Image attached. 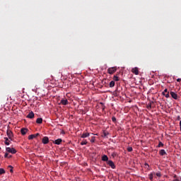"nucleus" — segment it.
Masks as SVG:
<instances>
[{
	"label": "nucleus",
	"instance_id": "3",
	"mask_svg": "<svg viewBox=\"0 0 181 181\" xmlns=\"http://www.w3.org/2000/svg\"><path fill=\"white\" fill-rule=\"evenodd\" d=\"M159 154L160 155V156H163L164 158H166V156H168V153L164 149L160 150Z\"/></svg>",
	"mask_w": 181,
	"mask_h": 181
},
{
	"label": "nucleus",
	"instance_id": "14",
	"mask_svg": "<svg viewBox=\"0 0 181 181\" xmlns=\"http://www.w3.org/2000/svg\"><path fill=\"white\" fill-rule=\"evenodd\" d=\"M62 141L63 140H62V139H58L54 141V144H55V145H60Z\"/></svg>",
	"mask_w": 181,
	"mask_h": 181
},
{
	"label": "nucleus",
	"instance_id": "12",
	"mask_svg": "<svg viewBox=\"0 0 181 181\" xmlns=\"http://www.w3.org/2000/svg\"><path fill=\"white\" fill-rule=\"evenodd\" d=\"M39 133H37L35 134H31L30 136H28V139H33L34 138H36L37 136H39Z\"/></svg>",
	"mask_w": 181,
	"mask_h": 181
},
{
	"label": "nucleus",
	"instance_id": "18",
	"mask_svg": "<svg viewBox=\"0 0 181 181\" xmlns=\"http://www.w3.org/2000/svg\"><path fill=\"white\" fill-rule=\"evenodd\" d=\"M109 86H110V88H112V87H115V81H112L110 83Z\"/></svg>",
	"mask_w": 181,
	"mask_h": 181
},
{
	"label": "nucleus",
	"instance_id": "17",
	"mask_svg": "<svg viewBox=\"0 0 181 181\" xmlns=\"http://www.w3.org/2000/svg\"><path fill=\"white\" fill-rule=\"evenodd\" d=\"M42 122H43V119H42L41 117L37 119L36 120L37 124H42Z\"/></svg>",
	"mask_w": 181,
	"mask_h": 181
},
{
	"label": "nucleus",
	"instance_id": "29",
	"mask_svg": "<svg viewBox=\"0 0 181 181\" xmlns=\"http://www.w3.org/2000/svg\"><path fill=\"white\" fill-rule=\"evenodd\" d=\"M111 156H112V158H115V156H117V153H116V152H113V153H112Z\"/></svg>",
	"mask_w": 181,
	"mask_h": 181
},
{
	"label": "nucleus",
	"instance_id": "33",
	"mask_svg": "<svg viewBox=\"0 0 181 181\" xmlns=\"http://www.w3.org/2000/svg\"><path fill=\"white\" fill-rule=\"evenodd\" d=\"M168 89H165L164 91L163 92V94H165V93H168Z\"/></svg>",
	"mask_w": 181,
	"mask_h": 181
},
{
	"label": "nucleus",
	"instance_id": "32",
	"mask_svg": "<svg viewBox=\"0 0 181 181\" xmlns=\"http://www.w3.org/2000/svg\"><path fill=\"white\" fill-rule=\"evenodd\" d=\"M163 143H162V142H159V148H160V147H163Z\"/></svg>",
	"mask_w": 181,
	"mask_h": 181
},
{
	"label": "nucleus",
	"instance_id": "24",
	"mask_svg": "<svg viewBox=\"0 0 181 181\" xmlns=\"http://www.w3.org/2000/svg\"><path fill=\"white\" fill-rule=\"evenodd\" d=\"M88 142H87V140H83L81 143V145H87Z\"/></svg>",
	"mask_w": 181,
	"mask_h": 181
},
{
	"label": "nucleus",
	"instance_id": "26",
	"mask_svg": "<svg viewBox=\"0 0 181 181\" xmlns=\"http://www.w3.org/2000/svg\"><path fill=\"white\" fill-rule=\"evenodd\" d=\"M109 134L108 132H103V136L105 138Z\"/></svg>",
	"mask_w": 181,
	"mask_h": 181
},
{
	"label": "nucleus",
	"instance_id": "1",
	"mask_svg": "<svg viewBox=\"0 0 181 181\" xmlns=\"http://www.w3.org/2000/svg\"><path fill=\"white\" fill-rule=\"evenodd\" d=\"M115 71H117V66L110 67V68H108L107 69V73L109 74H114Z\"/></svg>",
	"mask_w": 181,
	"mask_h": 181
},
{
	"label": "nucleus",
	"instance_id": "35",
	"mask_svg": "<svg viewBox=\"0 0 181 181\" xmlns=\"http://www.w3.org/2000/svg\"><path fill=\"white\" fill-rule=\"evenodd\" d=\"M61 134H62V135H64V134H66V132H64V130H62Z\"/></svg>",
	"mask_w": 181,
	"mask_h": 181
},
{
	"label": "nucleus",
	"instance_id": "15",
	"mask_svg": "<svg viewBox=\"0 0 181 181\" xmlns=\"http://www.w3.org/2000/svg\"><path fill=\"white\" fill-rule=\"evenodd\" d=\"M90 136V133H83L82 135L81 136V138H88Z\"/></svg>",
	"mask_w": 181,
	"mask_h": 181
},
{
	"label": "nucleus",
	"instance_id": "7",
	"mask_svg": "<svg viewBox=\"0 0 181 181\" xmlns=\"http://www.w3.org/2000/svg\"><path fill=\"white\" fill-rule=\"evenodd\" d=\"M107 165H109V166H110V168H112V169H115V164L114 163V162L111 160L107 161Z\"/></svg>",
	"mask_w": 181,
	"mask_h": 181
},
{
	"label": "nucleus",
	"instance_id": "30",
	"mask_svg": "<svg viewBox=\"0 0 181 181\" xmlns=\"http://www.w3.org/2000/svg\"><path fill=\"white\" fill-rule=\"evenodd\" d=\"M127 151L128 152H132V147H128Z\"/></svg>",
	"mask_w": 181,
	"mask_h": 181
},
{
	"label": "nucleus",
	"instance_id": "22",
	"mask_svg": "<svg viewBox=\"0 0 181 181\" xmlns=\"http://www.w3.org/2000/svg\"><path fill=\"white\" fill-rule=\"evenodd\" d=\"M4 158H12V156L11 155H9V153H6L5 155H4Z\"/></svg>",
	"mask_w": 181,
	"mask_h": 181
},
{
	"label": "nucleus",
	"instance_id": "25",
	"mask_svg": "<svg viewBox=\"0 0 181 181\" xmlns=\"http://www.w3.org/2000/svg\"><path fill=\"white\" fill-rule=\"evenodd\" d=\"M163 95H165V97H166V98H169V92H167V93H164L163 94Z\"/></svg>",
	"mask_w": 181,
	"mask_h": 181
},
{
	"label": "nucleus",
	"instance_id": "5",
	"mask_svg": "<svg viewBox=\"0 0 181 181\" xmlns=\"http://www.w3.org/2000/svg\"><path fill=\"white\" fill-rule=\"evenodd\" d=\"M148 176L150 180H153V176H157L158 177H159V173H157L156 174H155V173H151V174H149Z\"/></svg>",
	"mask_w": 181,
	"mask_h": 181
},
{
	"label": "nucleus",
	"instance_id": "6",
	"mask_svg": "<svg viewBox=\"0 0 181 181\" xmlns=\"http://www.w3.org/2000/svg\"><path fill=\"white\" fill-rule=\"evenodd\" d=\"M132 72L136 76H138V74H139V70L138 69V67L133 68L132 69Z\"/></svg>",
	"mask_w": 181,
	"mask_h": 181
},
{
	"label": "nucleus",
	"instance_id": "36",
	"mask_svg": "<svg viewBox=\"0 0 181 181\" xmlns=\"http://www.w3.org/2000/svg\"><path fill=\"white\" fill-rule=\"evenodd\" d=\"M173 181H179V179L175 178V179H174Z\"/></svg>",
	"mask_w": 181,
	"mask_h": 181
},
{
	"label": "nucleus",
	"instance_id": "27",
	"mask_svg": "<svg viewBox=\"0 0 181 181\" xmlns=\"http://www.w3.org/2000/svg\"><path fill=\"white\" fill-rule=\"evenodd\" d=\"M4 139L6 140L5 144L6 145H9V142H8V141H9V139H8V138H5Z\"/></svg>",
	"mask_w": 181,
	"mask_h": 181
},
{
	"label": "nucleus",
	"instance_id": "34",
	"mask_svg": "<svg viewBox=\"0 0 181 181\" xmlns=\"http://www.w3.org/2000/svg\"><path fill=\"white\" fill-rule=\"evenodd\" d=\"M180 119H181L180 116H177V121H180Z\"/></svg>",
	"mask_w": 181,
	"mask_h": 181
},
{
	"label": "nucleus",
	"instance_id": "9",
	"mask_svg": "<svg viewBox=\"0 0 181 181\" xmlns=\"http://www.w3.org/2000/svg\"><path fill=\"white\" fill-rule=\"evenodd\" d=\"M170 94L172 98H174V100H177L178 96H177V94H176V93H175V92H173V91H171V92L170 93Z\"/></svg>",
	"mask_w": 181,
	"mask_h": 181
},
{
	"label": "nucleus",
	"instance_id": "2",
	"mask_svg": "<svg viewBox=\"0 0 181 181\" xmlns=\"http://www.w3.org/2000/svg\"><path fill=\"white\" fill-rule=\"evenodd\" d=\"M6 152H8L9 153H13V154L16 153V149H15L14 148L7 147L6 148Z\"/></svg>",
	"mask_w": 181,
	"mask_h": 181
},
{
	"label": "nucleus",
	"instance_id": "28",
	"mask_svg": "<svg viewBox=\"0 0 181 181\" xmlns=\"http://www.w3.org/2000/svg\"><path fill=\"white\" fill-rule=\"evenodd\" d=\"M112 122H117V118H115V117H112Z\"/></svg>",
	"mask_w": 181,
	"mask_h": 181
},
{
	"label": "nucleus",
	"instance_id": "16",
	"mask_svg": "<svg viewBox=\"0 0 181 181\" xmlns=\"http://www.w3.org/2000/svg\"><path fill=\"white\" fill-rule=\"evenodd\" d=\"M102 160H103V162H108V156H107V155H104L102 156Z\"/></svg>",
	"mask_w": 181,
	"mask_h": 181
},
{
	"label": "nucleus",
	"instance_id": "37",
	"mask_svg": "<svg viewBox=\"0 0 181 181\" xmlns=\"http://www.w3.org/2000/svg\"><path fill=\"white\" fill-rule=\"evenodd\" d=\"M180 81H181L180 78L177 79V81L178 83L180 82Z\"/></svg>",
	"mask_w": 181,
	"mask_h": 181
},
{
	"label": "nucleus",
	"instance_id": "31",
	"mask_svg": "<svg viewBox=\"0 0 181 181\" xmlns=\"http://www.w3.org/2000/svg\"><path fill=\"white\" fill-rule=\"evenodd\" d=\"M144 168H145L146 169H148V168H149V165H148V163H145V164H144Z\"/></svg>",
	"mask_w": 181,
	"mask_h": 181
},
{
	"label": "nucleus",
	"instance_id": "8",
	"mask_svg": "<svg viewBox=\"0 0 181 181\" xmlns=\"http://www.w3.org/2000/svg\"><path fill=\"white\" fill-rule=\"evenodd\" d=\"M42 142V144H44V145H47V144H49V137H47V136L43 137Z\"/></svg>",
	"mask_w": 181,
	"mask_h": 181
},
{
	"label": "nucleus",
	"instance_id": "19",
	"mask_svg": "<svg viewBox=\"0 0 181 181\" xmlns=\"http://www.w3.org/2000/svg\"><path fill=\"white\" fill-rule=\"evenodd\" d=\"M8 169L11 173H13V167H12V165H8Z\"/></svg>",
	"mask_w": 181,
	"mask_h": 181
},
{
	"label": "nucleus",
	"instance_id": "11",
	"mask_svg": "<svg viewBox=\"0 0 181 181\" xmlns=\"http://www.w3.org/2000/svg\"><path fill=\"white\" fill-rule=\"evenodd\" d=\"M27 118H30V119H32V118H35V113H33V111L30 112L27 115Z\"/></svg>",
	"mask_w": 181,
	"mask_h": 181
},
{
	"label": "nucleus",
	"instance_id": "23",
	"mask_svg": "<svg viewBox=\"0 0 181 181\" xmlns=\"http://www.w3.org/2000/svg\"><path fill=\"white\" fill-rule=\"evenodd\" d=\"M90 142H91L92 144H94V142H95V136H93V137L91 138Z\"/></svg>",
	"mask_w": 181,
	"mask_h": 181
},
{
	"label": "nucleus",
	"instance_id": "38",
	"mask_svg": "<svg viewBox=\"0 0 181 181\" xmlns=\"http://www.w3.org/2000/svg\"><path fill=\"white\" fill-rule=\"evenodd\" d=\"M147 108H148V110H149L151 108V105H148Z\"/></svg>",
	"mask_w": 181,
	"mask_h": 181
},
{
	"label": "nucleus",
	"instance_id": "4",
	"mask_svg": "<svg viewBox=\"0 0 181 181\" xmlns=\"http://www.w3.org/2000/svg\"><path fill=\"white\" fill-rule=\"evenodd\" d=\"M6 134L9 139H12V138L13 137V133L12 132V131H11L10 129H7Z\"/></svg>",
	"mask_w": 181,
	"mask_h": 181
},
{
	"label": "nucleus",
	"instance_id": "10",
	"mask_svg": "<svg viewBox=\"0 0 181 181\" xmlns=\"http://www.w3.org/2000/svg\"><path fill=\"white\" fill-rule=\"evenodd\" d=\"M59 104H62V105H68L69 100H67V99H62Z\"/></svg>",
	"mask_w": 181,
	"mask_h": 181
},
{
	"label": "nucleus",
	"instance_id": "20",
	"mask_svg": "<svg viewBox=\"0 0 181 181\" xmlns=\"http://www.w3.org/2000/svg\"><path fill=\"white\" fill-rule=\"evenodd\" d=\"M113 80H114V81H119V77H118L117 76H114Z\"/></svg>",
	"mask_w": 181,
	"mask_h": 181
},
{
	"label": "nucleus",
	"instance_id": "21",
	"mask_svg": "<svg viewBox=\"0 0 181 181\" xmlns=\"http://www.w3.org/2000/svg\"><path fill=\"white\" fill-rule=\"evenodd\" d=\"M6 173V171L4 168H0V175H4Z\"/></svg>",
	"mask_w": 181,
	"mask_h": 181
},
{
	"label": "nucleus",
	"instance_id": "13",
	"mask_svg": "<svg viewBox=\"0 0 181 181\" xmlns=\"http://www.w3.org/2000/svg\"><path fill=\"white\" fill-rule=\"evenodd\" d=\"M21 133L23 134V135H26V134L28 133V129L26 128H23L21 129Z\"/></svg>",
	"mask_w": 181,
	"mask_h": 181
}]
</instances>
